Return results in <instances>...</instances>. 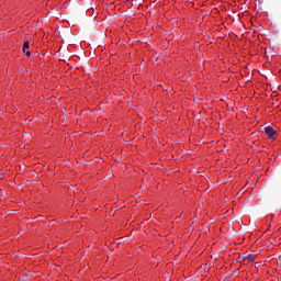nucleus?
Wrapping results in <instances>:
<instances>
[{
    "label": "nucleus",
    "mask_w": 281,
    "mask_h": 281,
    "mask_svg": "<svg viewBox=\"0 0 281 281\" xmlns=\"http://www.w3.org/2000/svg\"><path fill=\"white\" fill-rule=\"evenodd\" d=\"M265 133L271 139L273 137V135H276L277 132H276V130H273V127L267 126V127H265Z\"/></svg>",
    "instance_id": "f257e3e1"
},
{
    "label": "nucleus",
    "mask_w": 281,
    "mask_h": 281,
    "mask_svg": "<svg viewBox=\"0 0 281 281\" xmlns=\"http://www.w3.org/2000/svg\"><path fill=\"white\" fill-rule=\"evenodd\" d=\"M256 256H258V255H256V254H254V255H247V257H246V259L248 260V262H254V260H256Z\"/></svg>",
    "instance_id": "f03ea898"
},
{
    "label": "nucleus",
    "mask_w": 281,
    "mask_h": 281,
    "mask_svg": "<svg viewBox=\"0 0 281 281\" xmlns=\"http://www.w3.org/2000/svg\"><path fill=\"white\" fill-rule=\"evenodd\" d=\"M22 49L23 52H25V49H30V42H24Z\"/></svg>",
    "instance_id": "7ed1b4c3"
},
{
    "label": "nucleus",
    "mask_w": 281,
    "mask_h": 281,
    "mask_svg": "<svg viewBox=\"0 0 281 281\" xmlns=\"http://www.w3.org/2000/svg\"><path fill=\"white\" fill-rule=\"evenodd\" d=\"M32 55V53L29 50V52H26V56H31Z\"/></svg>",
    "instance_id": "20e7f679"
}]
</instances>
